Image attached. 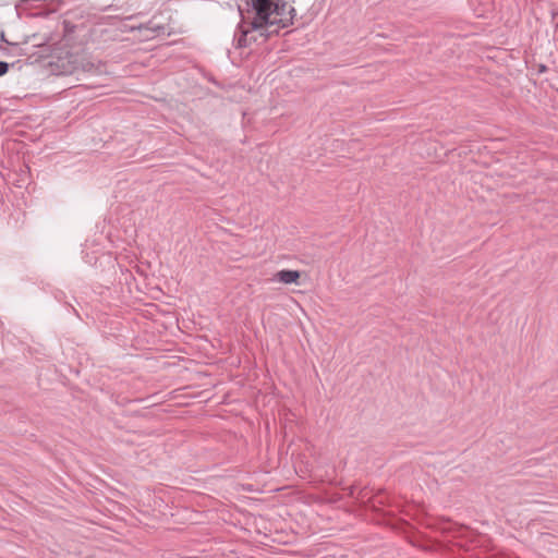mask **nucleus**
Listing matches in <instances>:
<instances>
[{
    "label": "nucleus",
    "instance_id": "2",
    "mask_svg": "<svg viewBox=\"0 0 558 558\" xmlns=\"http://www.w3.org/2000/svg\"><path fill=\"white\" fill-rule=\"evenodd\" d=\"M81 68L84 72L94 75H101L107 73L106 63L101 62L100 60L83 59L81 62Z\"/></svg>",
    "mask_w": 558,
    "mask_h": 558
},
{
    "label": "nucleus",
    "instance_id": "4",
    "mask_svg": "<svg viewBox=\"0 0 558 558\" xmlns=\"http://www.w3.org/2000/svg\"><path fill=\"white\" fill-rule=\"evenodd\" d=\"M9 63L8 62H4V61H0V76H3L8 73L9 71Z\"/></svg>",
    "mask_w": 558,
    "mask_h": 558
},
{
    "label": "nucleus",
    "instance_id": "1",
    "mask_svg": "<svg viewBox=\"0 0 558 558\" xmlns=\"http://www.w3.org/2000/svg\"><path fill=\"white\" fill-rule=\"evenodd\" d=\"M294 0H247V19L242 20L234 33V46L246 48L254 43H265L270 36L293 24L296 11L288 4ZM240 12H242L240 10Z\"/></svg>",
    "mask_w": 558,
    "mask_h": 558
},
{
    "label": "nucleus",
    "instance_id": "3",
    "mask_svg": "<svg viewBox=\"0 0 558 558\" xmlns=\"http://www.w3.org/2000/svg\"><path fill=\"white\" fill-rule=\"evenodd\" d=\"M300 277L301 272L299 270L282 269L275 275V280L282 282L284 284H291L298 283Z\"/></svg>",
    "mask_w": 558,
    "mask_h": 558
}]
</instances>
